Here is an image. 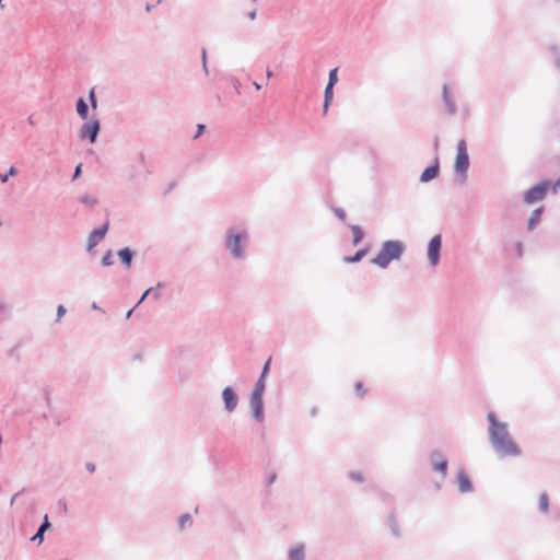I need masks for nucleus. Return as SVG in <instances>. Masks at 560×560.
I'll return each mask as SVG.
<instances>
[{
    "label": "nucleus",
    "instance_id": "4468645a",
    "mask_svg": "<svg viewBox=\"0 0 560 560\" xmlns=\"http://www.w3.org/2000/svg\"><path fill=\"white\" fill-rule=\"evenodd\" d=\"M137 252L130 247H122L117 250V257L124 269L130 270Z\"/></svg>",
    "mask_w": 560,
    "mask_h": 560
},
{
    "label": "nucleus",
    "instance_id": "aec40b11",
    "mask_svg": "<svg viewBox=\"0 0 560 560\" xmlns=\"http://www.w3.org/2000/svg\"><path fill=\"white\" fill-rule=\"evenodd\" d=\"M369 246L358 249L353 255H348L343 257V261L346 264H357L361 261L369 253Z\"/></svg>",
    "mask_w": 560,
    "mask_h": 560
},
{
    "label": "nucleus",
    "instance_id": "69168bd1",
    "mask_svg": "<svg viewBox=\"0 0 560 560\" xmlns=\"http://www.w3.org/2000/svg\"><path fill=\"white\" fill-rule=\"evenodd\" d=\"M556 63H557V67L560 69V56L557 57Z\"/></svg>",
    "mask_w": 560,
    "mask_h": 560
},
{
    "label": "nucleus",
    "instance_id": "4c0bfd02",
    "mask_svg": "<svg viewBox=\"0 0 560 560\" xmlns=\"http://www.w3.org/2000/svg\"><path fill=\"white\" fill-rule=\"evenodd\" d=\"M335 215L342 222L346 221V218H347V214H346V211L341 208H334L332 209Z\"/></svg>",
    "mask_w": 560,
    "mask_h": 560
},
{
    "label": "nucleus",
    "instance_id": "bb28decb",
    "mask_svg": "<svg viewBox=\"0 0 560 560\" xmlns=\"http://www.w3.org/2000/svg\"><path fill=\"white\" fill-rule=\"evenodd\" d=\"M266 381H267V378L259 376L258 380L256 381L250 394L264 396L265 390H266Z\"/></svg>",
    "mask_w": 560,
    "mask_h": 560
},
{
    "label": "nucleus",
    "instance_id": "338daca9",
    "mask_svg": "<svg viewBox=\"0 0 560 560\" xmlns=\"http://www.w3.org/2000/svg\"><path fill=\"white\" fill-rule=\"evenodd\" d=\"M161 2H162V0H156V3H161Z\"/></svg>",
    "mask_w": 560,
    "mask_h": 560
},
{
    "label": "nucleus",
    "instance_id": "4be33fe9",
    "mask_svg": "<svg viewBox=\"0 0 560 560\" xmlns=\"http://www.w3.org/2000/svg\"><path fill=\"white\" fill-rule=\"evenodd\" d=\"M75 109L78 113V116L82 120H86L89 118V104L83 97H79L75 102Z\"/></svg>",
    "mask_w": 560,
    "mask_h": 560
},
{
    "label": "nucleus",
    "instance_id": "393cba45",
    "mask_svg": "<svg viewBox=\"0 0 560 560\" xmlns=\"http://www.w3.org/2000/svg\"><path fill=\"white\" fill-rule=\"evenodd\" d=\"M387 524L389 526V529H390V533L393 534V536L395 537H400L401 533H400V527H399V524L397 522V518H396V515L395 513H390L389 516L387 517Z\"/></svg>",
    "mask_w": 560,
    "mask_h": 560
},
{
    "label": "nucleus",
    "instance_id": "b1692460",
    "mask_svg": "<svg viewBox=\"0 0 560 560\" xmlns=\"http://www.w3.org/2000/svg\"><path fill=\"white\" fill-rule=\"evenodd\" d=\"M334 98V86L327 84L324 91L323 113L326 115Z\"/></svg>",
    "mask_w": 560,
    "mask_h": 560
},
{
    "label": "nucleus",
    "instance_id": "bf43d9fd",
    "mask_svg": "<svg viewBox=\"0 0 560 560\" xmlns=\"http://www.w3.org/2000/svg\"><path fill=\"white\" fill-rule=\"evenodd\" d=\"M253 85H254V88H255L257 91H259V90L261 89V84H259V83H258V82H256V81H254V82H253Z\"/></svg>",
    "mask_w": 560,
    "mask_h": 560
},
{
    "label": "nucleus",
    "instance_id": "72a5a7b5",
    "mask_svg": "<svg viewBox=\"0 0 560 560\" xmlns=\"http://www.w3.org/2000/svg\"><path fill=\"white\" fill-rule=\"evenodd\" d=\"M348 478L353 480V481H357V482H363L364 481V476L360 471H349L348 472Z\"/></svg>",
    "mask_w": 560,
    "mask_h": 560
},
{
    "label": "nucleus",
    "instance_id": "864d4df0",
    "mask_svg": "<svg viewBox=\"0 0 560 560\" xmlns=\"http://www.w3.org/2000/svg\"><path fill=\"white\" fill-rule=\"evenodd\" d=\"M137 306L132 307L131 310H129L127 313H126V319H129L133 313V311L136 310Z\"/></svg>",
    "mask_w": 560,
    "mask_h": 560
},
{
    "label": "nucleus",
    "instance_id": "f704fd0d",
    "mask_svg": "<svg viewBox=\"0 0 560 560\" xmlns=\"http://www.w3.org/2000/svg\"><path fill=\"white\" fill-rule=\"evenodd\" d=\"M88 97H89V102H90L91 107L93 109H96L97 108V97H96L94 89L90 90Z\"/></svg>",
    "mask_w": 560,
    "mask_h": 560
},
{
    "label": "nucleus",
    "instance_id": "a18cd8bd",
    "mask_svg": "<svg viewBox=\"0 0 560 560\" xmlns=\"http://www.w3.org/2000/svg\"><path fill=\"white\" fill-rule=\"evenodd\" d=\"M52 417H54V422L57 427L62 425L63 422L66 421V419L60 415H54Z\"/></svg>",
    "mask_w": 560,
    "mask_h": 560
},
{
    "label": "nucleus",
    "instance_id": "5fc2aeb1",
    "mask_svg": "<svg viewBox=\"0 0 560 560\" xmlns=\"http://www.w3.org/2000/svg\"><path fill=\"white\" fill-rule=\"evenodd\" d=\"M318 412V409L316 407H313L311 410H310V415L311 417H315Z\"/></svg>",
    "mask_w": 560,
    "mask_h": 560
},
{
    "label": "nucleus",
    "instance_id": "c9c22d12",
    "mask_svg": "<svg viewBox=\"0 0 560 560\" xmlns=\"http://www.w3.org/2000/svg\"><path fill=\"white\" fill-rule=\"evenodd\" d=\"M201 65H202V71L205 74H209L208 63H207V50L206 48L201 49Z\"/></svg>",
    "mask_w": 560,
    "mask_h": 560
},
{
    "label": "nucleus",
    "instance_id": "a211bd4d",
    "mask_svg": "<svg viewBox=\"0 0 560 560\" xmlns=\"http://www.w3.org/2000/svg\"><path fill=\"white\" fill-rule=\"evenodd\" d=\"M305 545L302 542L291 546L288 550V560H305Z\"/></svg>",
    "mask_w": 560,
    "mask_h": 560
},
{
    "label": "nucleus",
    "instance_id": "6e6d98bb",
    "mask_svg": "<svg viewBox=\"0 0 560 560\" xmlns=\"http://www.w3.org/2000/svg\"><path fill=\"white\" fill-rule=\"evenodd\" d=\"M153 8H154V5H153V4H151V3H147V4H145V11H147L148 13H150V12L153 10Z\"/></svg>",
    "mask_w": 560,
    "mask_h": 560
},
{
    "label": "nucleus",
    "instance_id": "79ce46f5",
    "mask_svg": "<svg viewBox=\"0 0 560 560\" xmlns=\"http://www.w3.org/2000/svg\"><path fill=\"white\" fill-rule=\"evenodd\" d=\"M196 133L194 136V139H198L206 130V125L203 124H198L197 127H196Z\"/></svg>",
    "mask_w": 560,
    "mask_h": 560
},
{
    "label": "nucleus",
    "instance_id": "6e6552de",
    "mask_svg": "<svg viewBox=\"0 0 560 560\" xmlns=\"http://www.w3.org/2000/svg\"><path fill=\"white\" fill-rule=\"evenodd\" d=\"M429 462L431 464L433 471L439 472L442 476V478L446 477L448 469V460L440 450H432L429 453Z\"/></svg>",
    "mask_w": 560,
    "mask_h": 560
},
{
    "label": "nucleus",
    "instance_id": "09e8293b",
    "mask_svg": "<svg viewBox=\"0 0 560 560\" xmlns=\"http://www.w3.org/2000/svg\"><path fill=\"white\" fill-rule=\"evenodd\" d=\"M256 14H257V10L256 9H253L250 12H248L247 16L249 20H255L256 19Z\"/></svg>",
    "mask_w": 560,
    "mask_h": 560
},
{
    "label": "nucleus",
    "instance_id": "ddd939ff",
    "mask_svg": "<svg viewBox=\"0 0 560 560\" xmlns=\"http://www.w3.org/2000/svg\"><path fill=\"white\" fill-rule=\"evenodd\" d=\"M456 483L460 493H470L474 491L472 481L464 468H460L456 475Z\"/></svg>",
    "mask_w": 560,
    "mask_h": 560
},
{
    "label": "nucleus",
    "instance_id": "cd10ccee",
    "mask_svg": "<svg viewBox=\"0 0 560 560\" xmlns=\"http://www.w3.org/2000/svg\"><path fill=\"white\" fill-rule=\"evenodd\" d=\"M538 510L541 513H547L549 510V497L546 492H541L539 495Z\"/></svg>",
    "mask_w": 560,
    "mask_h": 560
},
{
    "label": "nucleus",
    "instance_id": "de8ad7c7",
    "mask_svg": "<svg viewBox=\"0 0 560 560\" xmlns=\"http://www.w3.org/2000/svg\"><path fill=\"white\" fill-rule=\"evenodd\" d=\"M85 469L89 471V472H94L96 467H95V464L91 463V462H88L85 463Z\"/></svg>",
    "mask_w": 560,
    "mask_h": 560
},
{
    "label": "nucleus",
    "instance_id": "9b49d317",
    "mask_svg": "<svg viewBox=\"0 0 560 560\" xmlns=\"http://www.w3.org/2000/svg\"><path fill=\"white\" fill-rule=\"evenodd\" d=\"M221 398L226 412L231 413L237 408L240 398L232 386H226L222 389Z\"/></svg>",
    "mask_w": 560,
    "mask_h": 560
},
{
    "label": "nucleus",
    "instance_id": "052dcab7",
    "mask_svg": "<svg viewBox=\"0 0 560 560\" xmlns=\"http://www.w3.org/2000/svg\"><path fill=\"white\" fill-rule=\"evenodd\" d=\"M45 400H46L47 405L49 406V392L48 390H45Z\"/></svg>",
    "mask_w": 560,
    "mask_h": 560
},
{
    "label": "nucleus",
    "instance_id": "7c9ffc66",
    "mask_svg": "<svg viewBox=\"0 0 560 560\" xmlns=\"http://www.w3.org/2000/svg\"><path fill=\"white\" fill-rule=\"evenodd\" d=\"M18 173V170L15 166H10L7 173L0 174V182L2 184L7 183L9 180L10 176H15Z\"/></svg>",
    "mask_w": 560,
    "mask_h": 560
},
{
    "label": "nucleus",
    "instance_id": "0eeeda50",
    "mask_svg": "<svg viewBox=\"0 0 560 560\" xmlns=\"http://www.w3.org/2000/svg\"><path fill=\"white\" fill-rule=\"evenodd\" d=\"M101 132V122L98 119H90L84 122L79 131L80 139H86L91 144L97 141Z\"/></svg>",
    "mask_w": 560,
    "mask_h": 560
},
{
    "label": "nucleus",
    "instance_id": "c756f323",
    "mask_svg": "<svg viewBox=\"0 0 560 560\" xmlns=\"http://www.w3.org/2000/svg\"><path fill=\"white\" fill-rule=\"evenodd\" d=\"M354 393L357 397L363 398L368 393V389L362 382H357L354 384Z\"/></svg>",
    "mask_w": 560,
    "mask_h": 560
},
{
    "label": "nucleus",
    "instance_id": "603ef678",
    "mask_svg": "<svg viewBox=\"0 0 560 560\" xmlns=\"http://www.w3.org/2000/svg\"><path fill=\"white\" fill-rule=\"evenodd\" d=\"M8 311V306L5 303L0 302V313H4Z\"/></svg>",
    "mask_w": 560,
    "mask_h": 560
},
{
    "label": "nucleus",
    "instance_id": "e2e57ef3",
    "mask_svg": "<svg viewBox=\"0 0 560 560\" xmlns=\"http://www.w3.org/2000/svg\"><path fill=\"white\" fill-rule=\"evenodd\" d=\"M555 189H560V177L555 183Z\"/></svg>",
    "mask_w": 560,
    "mask_h": 560
},
{
    "label": "nucleus",
    "instance_id": "13d9d810",
    "mask_svg": "<svg viewBox=\"0 0 560 560\" xmlns=\"http://www.w3.org/2000/svg\"><path fill=\"white\" fill-rule=\"evenodd\" d=\"M266 77H267L268 79H270V78H272V77H273V72H272L269 68H267V70H266Z\"/></svg>",
    "mask_w": 560,
    "mask_h": 560
},
{
    "label": "nucleus",
    "instance_id": "2eb2a0df",
    "mask_svg": "<svg viewBox=\"0 0 560 560\" xmlns=\"http://www.w3.org/2000/svg\"><path fill=\"white\" fill-rule=\"evenodd\" d=\"M439 174H440V161H439V158L436 156L434 159L433 164L429 165L428 167H425L423 170V172L420 175L419 180L421 183H429L432 179L436 178L439 176Z\"/></svg>",
    "mask_w": 560,
    "mask_h": 560
},
{
    "label": "nucleus",
    "instance_id": "1a4fd4ad",
    "mask_svg": "<svg viewBox=\"0 0 560 560\" xmlns=\"http://www.w3.org/2000/svg\"><path fill=\"white\" fill-rule=\"evenodd\" d=\"M442 235H434L428 243L427 254L429 262L435 267L441 260Z\"/></svg>",
    "mask_w": 560,
    "mask_h": 560
},
{
    "label": "nucleus",
    "instance_id": "9d476101",
    "mask_svg": "<svg viewBox=\"0 0 560 560\" xmlns=\"http://www.w3.org/2000/svg\"><path fill=\"white\" fill-rule=\"evenodd\" d=\"M249 406L252 418L255 422L261 423L265 420V402L262 395L250 394Z\"/></svg>",
    "mask_w": 560,
    "mask_h": 560
},
{
    "label": "nucleus",
    "instance_id": "7ed1b4c3",
    "mask_svg": "<svg viewBox=\"0 0 560 560\" xmlns=\"http://www.w3.org/2000/svg\"><path fill=\"white\" fill-rule=\"evenodd\" d=\"M406 250V244L399 240H387L382 243L381 249L371 262L386 269L392 261L399 260Z\"/></svg>",
    "mask_w": 560,
    "mask_h": 560
},
{
    "label": "nucleus",
    "instance_id": "dca6fc26",
    "mask_svg": "<svg viewBox=\"0 0 560 560\" xmlns=\"http://www.w3.org/2000/svg\"><path fill=\"white\" fill-rule=\"evenodd\" d=\"M442 98L447 108V113L451 116H454L457 113V106H456L455 98L451 94L447 84H443V86H442Z\"/></svg>",
    "mask_w": 560,
    "mask_h": 560
},
{
    "label": "nucleus",
    "instance_id": "6ab92c4d",
    "mask_svg": "<svg viewBox=\"0 0 560 560\" xmlns=\"http://www.w3.org/2000/svg\"><path fill=\"white\" fill-rule=\"evenodd\" d=\"M544 210H545V208L541 206V207L536 208V209L532 212V214H530V217H529V219H528V222H527V229H528L529 231L535 230V229H536V226L539 224L540 219H541V215H542V213H544Z\"/></svg>",
    "mask_w": 560,
    "mask_h": 560
},
{
    "label": "nucleus",
    "instance_id": "a878e982",
    "mask_svg": "<svg viewBox=\"0 0 560 560\" xmlns=\"http://www.w3.org/2000/svg\"><path fill=\"white\" fill-rule=\"evenodd\" d=\"M352 232V245L357 246L364 238V232L360 225H349Z\"/></svg>",
    "mask_w": 560,
    "mask_h": 560
},
{
    "label": "nucleus",
    "instance_id": "37998d69",
    "mask_svg": "<svg viewBox=\"0 0 560 560\" xmlns=\"http://www.w3.org/2000/svg\"><path fill=\"white\" fill-rule=\"evenodd\" d=\"M66 312H67V310H66V307L62 304L58 305L56 322H59L60 318L66 314Z\"/></svg>",
    "mask_w": 560,
    "mask_h": 560
},
{
    "label": "nucleus",
    "instance_id": "8fccbe9b",
    "mask_svg": "<svg viewBox=\"0 0 560 560\" xmlns=\"http://www.w3.org/2000/svg\"><path fill=\"white\" fill-rule=\"evenodd\" d=\"M277 479V476L276 474H271L269 477H268V480H267V483L268 486L272 485Z\"/></svg>",
    "mask_w": 560,
    "mask_h": 560
},
{
    "label": "nucleus",
    "instance_id": "58836bf2",
    "mask_svg": "<svg viewBox=\"0 0 560 560\" xmlns=\"http://www.w3.org/2000/svg\"><path fill=\"white\" fill-rule=\"evenodd\" d=\"M19 347H20V343L15 345L14 347L10 348L7 352V354L9 357H14L16 360L20 359V354H19Z\"/></svg>",
    "mask_w": 560,
    "mask_h": 560
},
{
    "label": "nucleus",
    "instance_id": "4d7b16f0",
    "mask_svg": "<svg viewBox=\"0 0 560 560\" xmlns=\"http://www.w3.org/2000/svg\"><path fill=\"white\" fill-rule=\"evenodd\" d=\"M91 307H92V310H95V311H102V312H104V311H103V310L97 305V303H96V302H93Z\"/></svg>",
    "mask_w": 560,
    "mask_h": 560
},
{
    "label": "nucleus",
    "instance_id": "3c124183",
    "mask_svg": "<svg viewBox=\"0 0 560 560\" xmlns=\"http://www.w3.org/2000/svg\"><path fill=\"white\" fill-rule=\"evenodd\" d=\"M175 186H176V182H172V183L168 185V187H167V189H166L165 194H168L171 190H173V189L175 188Z\"/></svg>",
    "mask_w": 560,
    "mask_h": 560
},
{
    "label": "nucleus",
    "instance_id": "680f3d73",
    "mask_svg": "<svg viewBox=\"0 0 560 560\" xmlns=\"http://www.w3.org/2000/svg\"><path fill=\"white\" fill-rule=\"evenodd\" d=\"M27 122H28L31 126H34V125H35V121H34V119H33V116H30V117L27 118Z\"/></svg>",
    "mask_w": 560,
    "mask_h": 560
},
{
    "label": "nucleus",
    "instance_id": "c85d7f7f",
    "mask_svg": "<svg viewBox=\"0 0 560 560\" xmlns=\"http://www.w3.org/2000/svg\"><path fill=\"white\" fill-rule=\"evenodd\" d=\"M102 267H110L114 265V253L112 249H108L101 259Z\"/></svg>",
    "mask_w": 560,
    "mask_h": 560
},
{
    "label": "nucleus",
    "instance_id": "20e7f679",
    "mask_svg": "<svg viewBox=\"0 0 560 560\" xmlns=\"http://www.w3.org/2000/svg\"><path fill=\"white\" fill-rule=\"evenodd\" d=\"M470 165L467 143L460 139L456 145V158L454 162V172L458 183L464 184L467 180V172Z\"/></svg>",
    "mask_w": 560,
    "mask_h": 560
},
{
    "label": "nucleus",
    "instance_id": "39448f33",
    "mask_svg": "<svg viewBox=\"0 0 560 560\" xmlns=\"http://www.w3.org/2000/svg\"><path fill=\"white\" fill-rule=\"evenodd\" d=\"M153 171L149 167L147 156L143 152L137 154L136 163L131 164L128 168V180L138 184L145 180L148 176L152 175Z\"/></svg>",
    "mask_w": 560,
    "mask_h": 560
},
{
    "label": "nucleus",
    "instance_id": "f3484780",
    "mask_svg": "<svg viewBox=\"0 0 560 560\" xmlns=\"http://www.w3.org/2000/svg\"><path fill=\"white\" fill-rule=\"evenodd\" d=\"M51 528V523L47 514L44 515L40 525L38 526L36 533L31 538L32 541H36L40 545L45 539V533Z\"/></svg>",
    "mask_w": 560,
    "mask_h": 560
},
{
    "label": "nucleus",
    "instance_id": "f03ea898",
    "mask_svg": "<svg viewBox=\"0 0 560 560\" xmlns=\"http://www.w3.org/2000/svg\"><path fill=\"white\" fill-rule=\"evenodd\" d=\"M250 243V234L246 228L229 226L222 237V245L235 261H244Z\"/></svg>",
    "mask_w": 560,
    "mask_h": 560
},
{
    "label": "nucleus",
    "instance_id": "5701e85b",
    "mask_svg": "<svg viewBox=\"0 0 560 560\" xmlns=\"http://www.w3.org/2000/svg\"><path fill=\"white\" fill-rule=\"evenodd\" d=\"M161 287H162V283L159 282L156 284V287H151V288L147 289L142 293V295H141L140 300L138 301V303L136 304V306H139L147 298H150V295H152L154 300H159L161 298V293L159 292V288H161Z\"/></svg>",
    "mask_w": 560,
    "mask_h": 560
},
{
    "label": "nucleus",
    "instance_id": "c03bdc74",
    "mask_svg": "<svg viewBox=\"0 0 560 560\" xmlns=\"http://www.w3.org/2000/svg\"><path fill=\"white\" fill-rule=\"evenodd\" d=\"M81 173H82V164L79 163L74 168V172L72 175V180H75L77 178H79L81 176Z\"/></svg>",
    "mask_w": 560,
    "mask_h": 560
},
{
    "label": "nucleus",
    "instance_id": "0e129e2a",
    "mask_svg": "<svg viewBox=\"0 0 560 560\" xmlns=\"http://www.w3.org/2000/svg\"><path fill=\"white\" fill-rule=\"evenodd\" d=\"M21 492H16L15 494H13V497L11 498V504L14 503L15 499L20 495Z\"/></svg>",
    "mask_w": 560,
    "mask_h": 560
},
{
    "label": "nucleus",
    "instance_id": "2f4dec72",
    "mask_svg": "<svg viewBox=\"0 0 560 560\" xmlns=\"http://www.w3.org/2000/svg\"><path fill=\"white\" fill-rule=\"evenodd\" d=\"M338 82V68H334L328 73V83L331 86H335Z\"/></svg>",
    "mask_w": 560,
    "mask_h": 560
},
{
    "label": "nucleus",
    "instance_id": "473e14b6",
    "mask_svg": "<svg viewBox=\"0 0 560 560\" xmlns=\"http://www.w3.org/2000/svg\"><path fill=\"white\" fill-rule=\"evenodd\" d=\"M80 202L85 206H95L97 200L89 195H84L80 198Z\"/></svg>",
    "mask_w": 560,
    "mask_h": 560
},
{
    "label": "nucleus",
    "instance_id": "423d86ee",
    "mask_svg": "<svg viewBox=\"0 0 560 560\" xmlns=\"http://www.w3.org/2000/svg\"><path fill=\"white\" fill-rule=\"evenodd\" d=\"M551 185V182L549 179L541 180L537 185L532 186L524 194V202L532 205L539 200H541L547 190L549 189Z\"/></svg>",
    "mask_w": 560,
    "mask_h": 560
},
{
    "label": "nucleus",
    "instance_id": "49530a36",
    "mask_svg": "<svg viewBox=\"0 0 560 560\" xmlns=\"http://www.w3.org/2000/svg\"><path fill=\"white\" fill-rule=\"evenodd\" d=\"M58 505H59V508H60L62 513H67L68 512V505H67V502L63 499H59L58 500Z\"/></svg>",
    "mask_w": 560,
    "mask_h": 560
},
{
    "label": "nucleus",
    "instance_id": "ea45409f",
    "mask_svg": "<svg viewBox=\"0 0 560 560\" xmlns=\"http://www.w3.org/2000/svg\"><path fill=\"white\" fill-rule=\"evenodd\" d=\"M230 83L232 84V86L235 90V92L237 94H241V91H240L241 82H240V80L236 77H231L230 78Z\"/></svg>",
    "mask_w": 560,
    "mask_h": 560
},
{
    "label": "nucleus",
    "instance_id": "a19ab883",
    "mask_svg": "<svg viewBox=\"0 0 560 560\" xmlns=\"http://www.w3.org/2000/svg\"><path fill=\"white\" fill-rule=\"evenodd\" d=\"M514 249H515V253L517 255L518 258H522L523 257V244L521 241H517L515 244H514Z\"/></svg>",
    "mask_w": 560,
    "mask_h": 560
},
{
    "label": "nucleus",
    "instance_id": "f257e3e1",
    "mask_svg": "<svg viewBox=\"0 0 560 560\" xmlns=\"http://www.w3.org/2000/svg\"><path fill=\"white\" fill-rule=\"evenodd\" d=\"M487 419L489 441L495 453L501 457L520 456L522 451L510 436L508 423L499 421L493 411L488 412Z\"/></svg>",
    "mask_w": 560,
    "mask_h": 560
},
{
    "label": "nucleus",
    "instance_id": "f8f14e48",
    "mask_svg": "<svg viewBox=\"0 0 560 560\" xmlns=\"http://www.w3.org/2000/svg\"><path fill=\"white\" fill-rule=\"evenodd\" d=\"M109 222L106 221L102 225L95 228L88 237L86 250L91 252L107 234Z\"/></svg>",
    "mask_w": 560,
    "mask_h": 560
},
{
    "label": "nucleus",
    "instance_id": "412c9836",
    "mask_svg": "<svg viewBox=\"0 0 560 560\" xmlns=\"http://www.w3.org/2000/svg\"><path fill=\"white\" fill-rule=\"evenodd\" d=\"M194 524L192 516L189 513H184L177 518V532L183 533L187 528H190Z\"/></svg>",
    "mask_w": 560,
    "mask_h": 560
},
{
    "label": "nucleus",
    "instance_id": "e433bc0d",
    "mask_svg": "<svg viewBox=\"0 0 560 560\" xmlns=\"http://www.w3.org/2000/svg\"><path fill=\"white\" fill-rule=\"evenodd\" d=\"M271 358H269L262 365L260 375L261 377L267 378L270 372Z\"/></svg>",
    "mask_w": 560,
    "mask_h": 560
}]
</instances>
